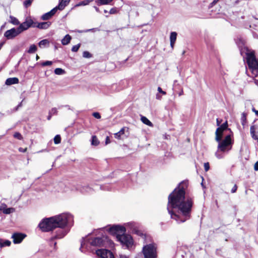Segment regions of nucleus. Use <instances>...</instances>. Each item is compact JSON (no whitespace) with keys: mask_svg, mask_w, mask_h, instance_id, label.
<instances>
[{"mask_svg":"<svg viewBox=\"0 0 258 258\" xmlns=\"http://www.w3.org/2000/svg\"><path fill=\"white\" fill-rule=\"evenodd\" d=\"M91 246L96 247H106L109 243L108 236L102 235L101 237H96L89 239Z\"/></svg>","mask_w":258,"mask_h":258,"instance_id":"5","label":"nucleus"},{"mask_svg":"<svg viewBox=\"0 0 258 258\" xmlns=\"http://www.w3.org/2000/svg\"><path fill=\"white\" fill-rule=\"evenodd\" d=\"M78 32H79V33H81V32H82V31H79Z\"/></svg>","mask_w":258,"mask_h":258,"instance_id":"64","label":"nucleus"},{"mask_svg":"<svg viewBox=\"0 0 258 258\" xmlns=\"http://www.w3.org/2000/svg\"><path fill=\"white\" fill-rule=\"evenodd\" d=\"M96 254L100 258H114L113 253L110 250L106 249L96 250Z\"/></svg>","mask_w":258,"mask_h":258,"instance_id":"9","label":"nucleus"},{"mask_svg":"<svg viewBox=\"0 0 258 258\" xmlns=\"http://www.w3.org/2000/svg\"><path fill=\"white\" fill-rule=\"evenodd\" d=\"M117 13V11L115 8H113L111 9L109 11V13L110 14H116Z\"/></svg>","mask_w":258,"mask_h":258,"instance_id":"43","label":"nucleus"},{"mask_svg":"<svg viewBox=\"0 0 258 258\" xmlns=\"http://www.w3.org/2000/svg\"><path fill=\"white\" fill-rule=\"evenodd\" d=\"M37 49V48L36 46L34 44H32L30 46L29 49L28 50V52L29 53H34L35 52H36Z\"/></svg>","mask_w":258,"mask_h":258,"instance_id":"28","label":"nucleus"},{"mask_svg":"<svg viewBox=\"0 0 258 258\" xmlns=\"http://www.w3.org/2000/svg\"><path fill=\"white\" fill-rule=\"evenodd\" d=\"M141 120L142 122L149 126L153 127V123L145 116H142L141 118Z\"/></svg>","mask_w":258,"mask_h":258,"instance_id":"23","label":"nucleus"},{"mask_svg":"<svg viewBox=\"0 0 258 258\" xmlns=\"http://www.w3.org/2000/svg\"><path fill=\"white\" fill-rule=\"evenodd\" d=\"M241 55L245 53L246 56V62L249 69L254 77L258 76V61L256 59L254 52L249 50L247 47L244 46L240 49Z\"/></svg>","mask_w":258,"mask_h":258,"instance_id":"3","label":"nucleus"},{"mask_svg":"<svg viewBox=\"0 0 258 258\" xmlns=\"http://www.w3.org/2000/svg\"><path fill=\"white\" fill-rule=\"evenodd\" d=\"M237 189V185L235 184H234V185L233 186V187H232V188L231 189V192L232 193H234L236 191Z\"/></svg>","mask_w":258,"mask_h":258,"instance_id":"46","label":"nucleus"},{"mask_svg":"<svg viewBox=\"0 0 258 258\" xmlns=\"http://www.w3.org/2000/svg\"><path fill=\"white\" fill-rule=\"evenodd\" d=\"M243 117H242V120H243V121H244V120H245V119H246V117H245V116L244 115V114H243Z\"/></svg>","mask_w":258,"mask_h":258,"instance_id":"58","label":"nucleus"},{"mask_svg":"<svg viewBox=\"0 0 258 258\" xmlns=\"http://www.w3.org/2000/svg\"><path fill=\"white\" fill-rule=\"evenodd\" d=\"M216 141L218 142V148L219 151L226 152L231 150L233 143L231 141L230 135H227L223 140L221 139Z\"/></svg>","mask_w":258,"mask_h":258,"instance_id":"6","label":"nucleus"},{"mask_svg":"<svg viewBox=\"0 0 258 258\" xmlns=\"http://www.w3.org/2000/svg\"><path fill=\"white\" fill-rule=\"evenodd\" d=\"M94 29L86 30L84 31V32H89V31H90L93 30Z\"/></svg>","mask_w":258,"mask_h":258,"instance_id":"57","label":"nucleus"},{"mask_svg":"<svg viewBox=\"0 0 258 258\" xmlns=\"http://www.w3.org/2000/svg\"><path fill=\"white\" fill-rule=\"evenodd\" d=\"M254 82L255 83V85H256L257 86H258V80H256V79H254Z\"/></svg>","mask_w":258,"mask_h":258,"instance_id":"53","label":"nucleus"},{"mask_svg":"<svg viewBox=\"0 0 258 258\" xmlns=\"http://www.w3.org/2000/svg\"><path fill=\"white\" fill-rule=\"evenodd\" d=\"M38 45L40 48L48 47L49 45V41L47 39H43L38 43Z\"/></svg>","mask_w":258,"mask_h":258,"instance_id":"22","label":"nucleus"},{"mask_svg":"<svg viewBox=\"0 0 258 258\" xmlns=\"http://www.w3.org/2000/svg\"><path fill=\"white\" fill-rule=\"evenodd\" d=\"M228 127L227 122L223 123L220 127H218L216 131V141H219L222 139L223 132Z\"/></svg>","mask_w":258,"mask_h":258,"instance_id":"11","label":"nucleus"},{"mask_svg":"<svg viewBox=\"0 0 258 258\" xmlns=\"http://www.w3.org/2000/svg\"><path fill=\"white\" fill-rule=\"evenodd\" d=\"M95 9H96V10L97 11H99V10H98V8H97V7H95Z\"/></svg>","mask_w":258,"mask_h":258,"instance_id":"60","label":"nucleus"},{"mask_svg":"<svg viewBox=\"0 0 258 258\" xmlns=\"http://www.w3.org/2000/svg\"><path fill=\"white\" fill-rule=\"evenodd\" d=\"M250 132L252 138L255 140H258V137L255 134V127L254 125H252L250 128Z\"/></svg>","mask_w":258,"mask_h":258,"instance_id":"24","label":"nucleus"},{"mask_svg":"<svg viewBox=\"0 0 258 258\" xmlns=\"http://www.w3.org/2000/svg\"><path fill=\"white\" fill-rule=\"evenodd\" d=\"M50 25V23L49 22H41L38 24L37 27L40 29H47Z\"/></svg>","mask_w":258,"mask_h":258,"instance_id":"20","label":"nucleus"},{"mask_svg":"<svg viewBox=\"0 0 258 258\" xmlns=\"http://www.w3.org/2000/svg\"><path fill=\"white\" fill-rule=\"evenodd\" d=\"M99 143V142L97 139V138L94 136L92 138L91 144L94 146H97Z\"/></svg>","mask_w":258,"mask_h":258,"instance_id":"31","label":"nucleus"},{"mask_svg":"<svg viewBox=\"0 0 258 258\" xmlns=\"http://www.w3.org/2000/svg\"><path fill=\"white\" fill-rule=\"evenodd\" d=\"M107 231L110 234L115 236L117 239L118 235H121L122 234L125 233L126 228L123 226L113 225Z\"/></svg>","mask_w":258,"mask_h":258,"instance_id":"8","label":"nucleus"},{"mask_svg":"<svg viewBox=\"0 0 258 258\" xmlns=\"http://www.w3.org/2000/svg\"><path fill=\"white\" fill-rule=\"evenodd\" d=\"M136 233L137 235H139V236H140L141 237H146L145 235L140 230H137L136 231Z\"/></svg>","mask_w":258,"mask_h":258,"instance_id":"42","label":"nucleus"},{"mask_svg":"<svg viewBox=\"0 0 258 258\" xmlns=\"http://www.w3.org/2000/svg\"><path fill=\"white\" fill-rule=\"evenodd\" d=\"M92 1V0H86L84 1L83 2H81L78 4H77L75 7H79L81 6H86L88 5L90 2Z\"/></svg>","mask_w":258,"mask_h":258,"instance_id":"32","label":"nucleus"},{"mask_svg":"<svg viewBox=\"0 0 258 258\" xmlns=\"http://www.w3.org/2000/svg\"><path fill=\"white\" fill-rule=\"evenodd\" d=\"M26 237V235L24 233L16 232L12 235V238L15 244H18L20 243Z\"/></svg>","mask_w":258,"mask_h":258,"instance_id":"13","label":"nucleus"},{"mask_svg":"<svg viewBox=\"0 0 258 258\" xmlns=\"http://www.w3.org/2000/svg\"><path fill=\"white\" fill-rule=\"evenodd\" d=\"M52 114H49V115H48V117H47V119H48V120H50V118H51V116H52Z\"/></svg>","mask_w":258,"mask_h":258,"instance_id":"54","label":"nucleus"},{"mask_svg":"<svg viewBox=\"0 0 258 258\" xmlns=\"http://www.w3.org/2000/svg\"><path fill=\"white\" fill-rule=\"evenodd\" d=\"M252 110L253 112H254L255 113V114H256V111H257V110H256L254 108H253L252 109Z\"/></svg>","mask_w":258,"mask_h":258,"instance_id":"56","label":"nucleus"},{"mask_svg":"<svg viewBox=\"0 0 258 258\" xmlns=\"http://www.w3.org/2000/svg\"><path fill=\"white\" fill-rule=\"evenodd\" d=\"M50 244L51 245V244H53V250L54 251L56 250L57 249V246H56V244H57V242H53V241H50Z\"/></svg>","mask_w":258,"mask_h":258,"instance_id":"44","label":"nucleus"},{"mask_svg":"<svg viewBox=\"0 0 258 258\" xmlns=\"http://www.w3.org/2000/svg\"><path fill=\"white\" fill-rule=\"evenodd\" d=\"M33 0H26L24 2V5L26 7L30 6Z\"/></svg>","mask_w":258,"mask_h":258,"instance_id":"39","label":"nucleus"},{"mask_svg":"<svg viewBox=\"0 0 258 258\" xmlns=\"http://www.w3.org/2000/svg\"><path fill=\"white\" fill-rule=\"evenodd\" d=\"M11 244V242L8 240H5L3 242V240L0 239V247H3L6 246H9Z\"/></svg>","mask_w":258,"mask_h":258,"instance_id":"25","label":"nucleus"},{"mask_svg":"<svg viewBox=\"0 0 258 258\" xmlns=\"http://www.w3.org/2000/svg\"><path fill=\"white\" fill-rule=\"evenodd\" d=\"M204 168H205V170L206 171H207L209 170L210 169V165H209V162H205L204 163Z\"/></svg>","mask_w":258,"mask_h":258,"instance_id":"41","label":"nucleus"},{"mask_svg":"<svg viewBox=\"0 0 258 258\" xmlns=\"http://www.w3.org/2000/svg\"><path fill=\"white\" fill-rule=\"evenodd\" d=\"M52 64V62L51 61H45L44 62H43L42 63V66H50Z\"/></svg>","mask_w":258,"mask_h":258,"instance_id":"40","label":"nucleus"},{"mask_svg":"<svg viewBox=\"0 0 258 258\" xmlns=\"http://www.w3.org/2000/svg\"><path fill=\"white\" fill-rule=\"evenodd\" d=\"M256 115L258 116V110L257 111H256Z\"/></svg>","mask_w":258,"mask_h":258,"instance_id":"62","label":"nucleus"},{"mask_svg":"<svg viewBox=\"0 0 258 258\" xmlns=\"http://www.w3.org/2000/svg\"><path fill=\"white\" fill-rule=\"evenodd\" d=\"M219 0H214V1L212 2V4H215L217 3Z\"/></svg>","mask_w":258,"mask_h":258,"instance_id":"55","label":"nucleus"},{"mask_svg":"<svg viewBox=\"0 0 258 258\" xmlns=\"http://www.w3.org/2000/svg\"><path fill=\"white\" fill-rule=\"evenodd\" d=\"M84 244H85L84 238H82V241H81V247L80 248V249H81L83 247Z\"/></svg>","mask_w":258,"mask_h":258,"instance_id":"48","label":"nucleus"},{"mask_svg":"<svg viewBox=\"0 0 258 258\" xmlns=\"http://www.w3.org/2000/svg\"><path fill=\"white\" fill-rule=\"evenodd\" d=\"M220 122H219L218 119H217V125H220Z\"/></svg>","mask_w":258,"mask_h":258,"instance_id":"59","label":"nucleus"},{"mask_svg":"<svg viewBox=\"0 0 258 258\" xmlns=\"http://www.w3.org/2000/svg\"><path fill=\"white\" fill-rule=\"evenodd\" d=\"M119 258H128V256H127L125 255L120 254L119 255Z\"/></svg>","mask_w":258,"mask_h":258,"instance_id":"51","label":"nucleus"},{"mask_svg":"<svg viewBox=\"0 0 258 258\" xmlns=\"http://www.w3.org/2000/svg\"><path fill=\"white\" fill-rule=\"evenodd\" d=\"M117 240L120 242L123 246H125L128 249L132 247L134 243L132 236L125 233L121 235H118Z\"/></svg>","mask_w":258,"mask_h":258,"instance_id":"7","label":"nucleus"},{"mask_svg":"<svg viewBox=\"0 0 258 258\" xmlns=\"http://www.w3.org/2000/svg\"><path fill=\"white\" fill-rule=\"evenodd\" d=\"M19 83V79L17 78H10L6 80L5 84L7 85L16 84Z\"/></svg>","mask_w":258,"mask_h":258,"instance_id":"18","label":"nucleus"},{"mask_svg":"<svg viewBox=\"0 0 258 258\" xmlns=\"http://www.w3.org/2000/svg\"><path fill=\"white\" fill-rule=\"evenodd\" d=\"M113 0H97L98 3L101 5H107L110 3Z\"/></svg>","mask_w":258,"mask_h":258,"instance_id":"33","label":"nucleus"},{"mask_svg":"<svg viewBox=\"0 0 258 258\" xmlns=\"http://www.w3.org/2000/svg\"><path fill=\"white\" fill-rule=\"evenodd\" d=\"M33 23V21L31 19H27L24 22L21 23L17 28L20 33H21L24 31L31 27Z\"/></svg>","mask_w":258,"mask_h":258,"instance_id":"12","label":"nucleus"},{"mask_svg":"<svg viewBox=\"0 0 258 258\" xmlns=\"http://www.w3.org/2000/svg\"><path fill=\"white\" fill-rule=\"evenodd\" d=\"M68 223L67 216L61 214L43 219L39 223L38 227L42 232H47L53 230L56 228H65Z\"/></svg>","mask_w":258,"mask_h":258,"instance_id":"2","label":"nucleus"},{"mask_svg":"<svg viewBox=\"0 0 258 258\" xmlns=\"http://www.w3.org/2000/svg\"><path fill=\"white\" fill-rule=\"evenodd\" d=\"M83 56L85 58H90L91 57V54L88 51H85L83 53Z\"/></svg>","mask_w":258,"mask_h":258,"instance_id":"37","label":"nucleus"},{"mask_svg":"<svg viewBox=\"0 0 258 258\" xmlns=\"http://www.w3.org/2000/svg\"><path fill=\"white\" fill-rule=\"evenodd\" d=\"M21 34L18 28H12L6 31L4 33V36L8 39H12Z\"/></svg>","mask_w":258,"mask_h":258,"instance_id":"10","label":"nucleus"},{"mask_svg":"<svg viewBox=\"0 0 258 258\" xmlns=\"http://www.w3.org/2000/svg\"><path fill=\"white\" fill-rule=\"evenodd\" d=\"M110 143V139L108 137H107L106 138L105 143L106 144H108Z\"/></svg>","mask_w":258,"mask_h":258,"instance_id":"50","label":"nucleus"},{"mask_svg":"<svg viewBox=\"0 0 258 258\" xmlns=\"http://www.w3.org/2000/svg\"><path fill=\"white\" fill-rule=\"evenodd\" d=\"M158 91L159 92V93H162L163 95H165L166 94V92L164 91H163L161 89V87H159L158 88Z\"/></svg>","mask_w":258,"mask_h":258,"instance_id":"47","label":"nucleus"},{"mask_svg":"<svg viewBox=\"0 0 258 258\" xmlns=\"http://www.w3.org/2000/svg\"><path fill=\"white\" fill-rule=\"evenodd\" d=\"M10 22L15 25H18L20 24L19 20L15 17L11 16L10 17Z\"/></svg>","mask_w":258,"mask_h":258,"instance_id":"26","label":"nucleus"},{"mask_svg":"<svg viewBox=\"0 0 258 258\" xmlns=\"http://www.w3.org/2000/svg\"><path fill=\"white\" fill-rule=\"evenodd\" d=\"M14 138L18 139L20 140H21L23 139V137H22V135L18 132L15 133L14 135Z\"/></svg>","mask_w":258,"mask_h":258,"instance_id":"35","label":"nucleus"},{"mask_svg":"<svg viewBox=\"0 0 258 258\" xmlns=\"http://www.w3.org/2000/svg\"><path fill=\"white\" fill-rule=\"evenodd\" d=\"M57 112V109L56 108H52L49 112V114H51L52 115L56 114Z\"/></svg>","mask_w":258,"mask_h":258,"instance_id":"38","label":"nucleus"},{"mask_svg":"<svg viewBox=\"0 0 258 258\" xmlns=\"http://www.w3.org/2000/svg\"><path fill=\"white\" fill-rule=\"evenodd\" d=\"M54 73L57 75H61L65 74V71L61 68H56L54 70Z\"/></svg>","mask_w":258,"mask_h":258,"instance_id":"30","label":"nucleus"},{"mask_svg":"<svg viewBox=\"0 0 258 258\" xmlns=\"http://www.w3.org/2000/svg\"><path fill=\"white\" fill-rule=\"evenodd\" d=\"M57 10L55 7L53 9H52L50 12H47L44 15H43L41 17V19L43 20H47L51 18L56 12Z\"/></svg>","mask_w":258,"mask_h":258,"instance_id":"15","label":"nucleus"},{"mask_svg":"<svg viewBox=\"0 0 258 258\" xmlns=\"http://www.w3.org/2000/svg\"><path fill=\"white\" fill-rule=\"evenodd\" d=\"M93 116L97 119H100L101 118V116L98 112H94L93 113Z\"/></svg>","mask_w":258,"mask_h":258,"instance_id":"45","label":"nucleus"},{"mask_svg":"<svg viewBox=\"0 0 258 258\" xmlns=\"http://www.w3.org/2000/svg\"><path fill=\"white\" fill-rule=\"evenodd\" d=\"M125 127H122L118 132L114 134L115 138L120 139V136L124 134Z\"/></svg>","mask_w":258,"mask_h":258,"instance_id":"27","label":"nucleus"},{"mask_svg":"<svg viewBox=\"0 0 258 258\" xmlns=\"http://www.w3.org/2000/svg\"><path fill=\"white\" fill-rule=\"evenodd\" d=\"M104 12L105 13H107L108 12H107V10H105L104 11Z\"/></svg>","mask_w":258,"mask_h":258,"instance_id":"61","label":"nucleus"},{"mask_svg":"<svg viewBox=\"0 0 258 258\" xmlns=\"http://www.w3.org/2000/svg\"><path fill=\"white\" fill-rule=\"evenodd\" d=\"M71 0H59V4L55 8L58 10H63L70 3Z\"/></svg>","mask_w":258,"mask_h":258,"instance_id":"16","label":"nucleus"},{"mask_svg":"<svg viewBox=\"0 0 258 258\" xmlns=\"http://www.w3.org/2000/svg\"><path fill=\"white\" fill-rule=\"evenodd\" d=\"M80 47V44L74 45L72 48V51L73 52H77Z\"/></svg>","mask_w":258,"mask_h":258,"instance_id":"36","label":"nucleus"},{"mask_svg":"<svg viewBox=\"0 0 258 258\" xmlns=\"http://www.w3.org/2000/svg\"><path fill=\"white\" fill-rule=\"evenodd\" d=\"M61 138L59 135H56L54 138V142L55 144H57L60 143Z\"/></svg>","mask_w":258,"mask_h":258,"instance_id":"34","label":"nucleus"},{"mask_svg":"<svg viewBox=\"0 0 258 258\" xmlns=\"http://www.w3.org/2000/svg\"><path fill=\"white\" fill-rule=\"evenodd\" d=\"M254 168L255 171L258 170V162H255L254 165Z\"/></svg>","mask_w":258,"mask_h":258,"instance_id":"49","label":"nucleus"},{"mask_svg":"<svg viewBox=\"0 0 258 258\" xmlns=\"http://www.w3.org/2000/svg\"><path fill=\"white\" fill-rule=\"evenodd\" d=\"M19 151H21V152H25L26 151V149H23L22 148H20L19 149Z\"/></svg>","mask_w":258,"mask_h":258,"instance_id":"52","label":"nucleus"},{"mask_svg":"<svg viewBox=\"0 0 258 258\" xmlns=\"http://www.w3.org/2000/svg\"><path fill=\"white\" fill-rule=\"evenodd\" d=\"M36 59H39V56L38 55L36 56Z\"/></svg>","mask_w":258,"mask_h":258,"instance_id":"63","label":"nucleus"},{"mask_svg":"<svg viewBox=\"0 0 258 258\" xmlns=\"http://www.w3.org/2000/svg\"><path fill=\"white\" fill-rule=\"evenodd\" d=\"M188 181H182L168 196V204L172 209H177L178 212L187 218L191 213L192 202L191 200L185 201V189L188 186Z\"/></svg>","mask_w":258,"mask_h":258,"instance_id":"1","label":"nucleus"},{"mask_svg":"<svg viewBox=\"0 0 258 258\" xmlns=\"http://www.w3.org/2000/svg\"><path fill=\"white\" fill-rule=\"evenodd\" d=\"M168 211H169V214L171 215V217L172 219H174L176 221H180L182 222H184L186 220V219H181L180 216L174 213L172 210H169Z\"/></svg>","mask_w":258,"mask_h":258,"instance_id":"19","label":"nucleus"},{"mask_svg":"<svg viewBox=\"0 0 258 258\" xmlns=\"http://www.w3.org/2000/svg\"><path fill=\"white\" fill-rule=\"evenodd\" d=\"M15 209L13 208H9L6 209H4L3 210V212L5 214H9L11 213L15 212Z\"/></svg>","mask_w":258,"mask_h":258,"instance_id":"29","label":"nucleus"},{"mask_svg":"<svg viewBox=\"0 0 258 258\" xmlns=\"http://www.w3.org/2000/svg\"><path fill=\"white\" fill-rule=\"evenodd\" d=\"M145 258H157V246L155 244L151 243L145 245L143 248Z\"/></svg>","mask_w":258,"mask_h":258,"instance_id":"4","label":"nucleus"},{"mask_svg":"<svg viewBox=\"0 0 258 258\" xmlns=\"http://www.w3.org/2000/svg\"><path fill=\"white\" fill-rule=\"evenodd\" d=\"M177 37V33L175 32H172L170 33V46L172 48H173L175 42L176 40Z\"/></svg>","mask_w":258,"mask_h":258,"instance_id":"17","label":"nucleus"},{"mask_svg":"<svg viewBox=\"0 0 258 258\" xmlns=\"http://www.w3.org/2000/svg\"><path fill=\"white\" fill-rule=\"evenodd\" d=\"M64 228H60L56 231L55 235L50 238V241H53L55 239H61L64 237L67 234L66 231Z\"/></svg>","mask_w":258,"mask_h":258,"instance_id":"14","label":"nucleus"},{"mask_svg":"<svg viewBox=\"0 0 258 258\" xmlns=\"http://www.w3.org/2000/svg\"><path fill=\"white\" fill-rule=\"evenodd\" d=\"M71 39V36L69 34H67L61 40L62 44L63 45H68L70 42Z\"/></svg>","mask_w":258,"mask_h":258,"instance_id":"21","label":"nucleus"}]
</instances>
